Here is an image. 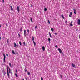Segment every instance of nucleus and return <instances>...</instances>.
Segmentation results:
<instances>
[{
    "label": "nucleus",
    "instance_id": "nucleus-8",
    "mask_svg": "<svg viewBox=\"0 0 80 80\" xmlns=\"http://www.w3.org/2000/svg\"><path fill=\"white\" fill-rule=\"evenodd\" d=\"M73 10L74 13H75V14H77V12H76L75 9H73Z\"/></svg>",
    "mask_w": 80,
    "mask_h": 80
},
{
    "label": "nucleus",
    "instance_id": "nucleus-54",
    "mask_svg": "<svg viewBox=\"0 0 80 80\" xmlns=\"http://www.w3.org/2000/svg\"><path fill=\"white\" fill-rule=\"evenodd\" d=\"M22 80H25V79H23Z\"/></svg>",
    "mask_w": 80,
    "mask_h": 80
},
{
    "label": "nucleus",
    "instance_id": "nucleus-43",
    "mask_svg": "<svg viewBox=\"0 0 80 80\" xmlns=\"http://www.w3.org/2000/svg\"><path fill=\"white\" fill-rule=\"evenodd\" d=\"M65 23H67V21H66L65 22Z\"/></svg>",
    "mask_w": 80,
    "mask_h": 80
},
{
    "label": "nucleus",
    "instance_id": "nucleus-49",
    "mask_svg": "<svg viewBox=\"0 0 80 80\" xmlns=\"http://www.w3.org/2000/svg\"><path fill=\"white\" fill-rule=\"evenodd\" d=\"M8 25L7 24H6V26H7V27Z\"/></svg>",
    "mask_w": 80,
    "mask_h": 80
},
{
    "label": "nucleus",
    "instance_id": "nucleus-24",
    "mask_svg": "<svg viewBox=\"0 0 80 80\" xmlns=\"http://www.w3.org/2000/svg\"><path fill=\"white\" fill-rule=\"evenodd\" d=\"M15 75H16V77H18V75L17 74H15Z\"/></svg>",
    "mask_w": 80,
    "mask_h": 80
},
{
    "label": "nucleus",
    "instance_id": "nucleus-33",
    "mask_svg": "<svg viewBox=\"0 0 80 80\" xmlns=\"http://www.w3.org/2000/svg\"><path fill=\"white\" fill-rule=\"evenodd\" d=\"M55 47H56V48H58V46L56 45L55 46Z\"/></svg>",
    "mask_w": 80,
    "mask_h": 80
},
{
    "label": "nucleus",
    "instance_id": "nucleus-19",
    "mask_svg": "<svg viewBox=\"0 0 80 80\" xmlns=\"http://www.w3.org/2000/svg\"><path fill=\"white\" fill-rule=\"evenodd\" d=\"M70 26L71 27H73V24H70Z\"/></svg>",
    "mask_w": 80,
    "mask_h": 80
},
{
    "label": "nucleus",
    "instance_id": "nucleus-2",
    "mask_svg": "<svg viewBox=\"0 0 80 80\" xmlns=\"http://www.w3.org/2000/svg\"><path fill=\"white\" fill-rule=\"evenodd\" d=\"M16 10H17L18 12H19V11H20V7L18 6L16 8Z\"/></svg>",
    "mask_w": 80,
    "mask_h": 80
},
{
    "label": "nucleus",
    "instance_id": "nucleus-25",
    "mask_svg": "<svg viewBox=\"0 0 80 80\" xmlns=\"http://www.w3.org/2000/svg\"><path fill=\"white\" fill-rule=\"evenodd\" d=\"M20 32H22V28H20Z\"/></svg>",
    "mask_w": 80,
    "mask_h": 80
},
{
    "label": "nucleus",
    "instance_id": "nucleus-30",
    "mask_svg": "<svg viewBox=\"0 0 80 80\" xmlns=\"http://www.w3.org/2000/svg\"><path fill=\"white\" fill-rule=\"evenodd\" d=\"M31 21L32 22H33V20H32V18H31Z\"/></svg>",
    "mask_w": 80,
    "mask_h": 80
},
{
    "label": "nucleus",
    "instance_id": "nucleus-26",
    "mask_svg": "<svg viewBox=\"0 0 80 80\" xmlns=\"http://www.w3.org/2000/svg\"><path fill=\"white\" fill-rule=\"evenodd\" d=\"M9 73H11V70L10 69H9Z\"/></svg>",
    "mask_w": 80,
    "mask_h": 80
},
{
    "label": "nucleus",
    "instance_id": "nucleus-3",
    "mask_svg": "<svg viewBox=\"0 0 80 80\" xmlns=\"http://www.w3.org/2000/svg\"><path fill=\"white\" fill-rule=\"evenodd\" d=\"M3 56H4V62H5V58H6V56H5V54H3Z\"/></svg>",
    "mask_w": 80,
    "mask_h": 80
},
{
    "label": "nucleus",
    "instance_id": "nucleus-39",
    "mask_svg": "<svg viewBox=\"0 0 80 80\" xmlns=\"http://www.w3.org/2000/svg\"><path fill=\"white\" fill-rule=\"evenodd\" d=\"M71 23L72 24V23H73V21H71Z\"/></svg>",
    "mask_w": 80,
    "mask_h": 80
},
{
    "label": "nucleus",
    "instance_id": "nucleus-38",
    "mask_svg": "<svg viewBox=\"0 0 80 80\" xmlns=\"http://www.w3.org/2000/svg\"><path fill=\"white\" fill-rule=\"evenodd\" d=\"M69 17H72V16H71V15H69Z\"/></svg>",
    "mask_w": 80,
    "mask_h": 80
},
{
    "label": "nucleus",
    "instance_id": "nucleus-48",
    "mask_svg": "<svg viewBox=\"0 0 80 80\" xmlns=\"http://www.w3.org/2000/svg\"><path fill=\"white\" fill-rule=\"evenodd\" d=\"M26 78V80H28L27 78Z\"/></svg>",
    "mask_w": 80,
    "mask_h": 80
},
{
    "label": "nucleus",
    "instance_id": "nucleus-40",
    "mask_svg": "<svg viewBox=\"0 0 80 80\" xmlns=\"http://www.w3.org/2000/svg\"><path fill=\"white\" fill-rule=\"evenodd\" d=\"M55 35H57V33H54Z\"/></svg>",
    "mask_w": 80,
    "mask_h": 80
},
{
    "label": "nucleus",
    "instance_id": "nucleus-11",
    "mask_svg": "<svg viewBox=\"0 0 80 80\" xmlns=\"http://www.w3.org/2000/svg\"><path fill=\"white\" fill-rule=\"evenodd\" d=\"M10 7H11V10H13V7H12V6H11Z\"/></svg>",
    "mask_w": 80,
    "mask_h": 80
},
{
    "label": "nucleus",
    "instance_id": "nucleus-12",
    "mask_svg": "<svg viewBox=\"0 0 80 80\" xmlns=\"http://www.w3.org/2000/svg\"><path fill=\"white\" fill-rule=\"evenodd\" d=\"M12 53H13V54H14V55H15V54H16L15 52H14V51L12 50Z\"/></svg>",
    "mask_w": 80,
    "mask_h": 80
},
{
    "label": "nucleus",
    "instance_id": "nucleus-35",
    "mask_svg": "<svg viewBox=\"0 0 80 80\" xmlns=\"http://www.w3.org/2000/svg\"><path fill=\"white\" fill-rule=\"evenodd\" d=\"M37 26H36L35 27V29H36V28H37Z\"/></svg>",
    "mask_w": 80,
    "mask_h": 80
},
{
    "label": "nucleus",
    "instance_id": "nucleus-5",
    "mask_svg": "<svg viewBox=\"0 0 80 80\" xmlns=\"http://www.w3.org/2000/svg\"><path fill=\"white\" fill-rule=\"evenodd\" d=\"M24 36L26 37V30H25L24 31Z\"/></svg>",
    "mask_w": 80,
    "mask_h": 80
},
{
    "label": "nucleus",
    "instance_id": "nucleus-52",
    "mask_svg": "<svg viewBox=\"0 0 80 80\" xmlns=\"http://www.w3.org/2000/svg\"><path fill=\"white\" fill-rule=\"evenodd\" d=\"M33 5H31V7H32Z\"/></svg>",
    "mask_w": 80,
    "mask_h": 80
},
{
    "label": "nucleus",
    "instance_id": "nucleus-37",
    "mask_svg": "<svg viewBox=\"0 0 80 80\" xmlns=\"http://www.w3.org/2000/svg\"><path fill=\"white\" fill-rule=\"evenodd\" d=\"M6 56H7V57H8V54H6Z\"/></svg>",
    "mask_w": 80,
    "mask_h": 80
},
{
    "label": "nucleus",
    "instance_id": "nucleus-46",
    "mask_svg": "<svg viewBox=\"0 0 80 80\" xmlns=\"http://www.w3.org/2000/svg\"><path fill=\"white\" fill-rule=\"evenodd\" d=\"M16 72H17V70L16 69Z\"/></svg>",
    "mask_w": 80,
    "mask_h": 80
},
{
    "label": "nucleus",
    "instance_id": "nucleus-21",
    "mask_svg": "<svg viewBox=\"0 0 80 80\" xmlns=\"http://www.w3.org/2000/svg\"><path fill=\"white\" fill-rule=\"evenodd\" d=\"M28 75H30V72H28Z\"/></svg>",
    "mask_w": 80,
    "mask_h": 80
},
{
    "label": "nucleus",
    "instance_id": "nucleus-18",
    "mask_svg": "<svg viewBox=\"0 0 80 80\" xmlns=\"http://www.w3.org/2000/svg\"><path fill=\"white\" fill-rule=\"evenodd\" d=\"M51 30L52 32H53V30H54L53 28H51Z\"/></svg>",
    "mask_w": 80,
    "mask_h": 80
},
{
    "label": "nucleus",
    "instance_id": "nucleus-41",
    "mask_svg": "<svg viewBox=\"0 0 80 80\" xmlns=\"http://www.w3.org/2000/svg\"><path fill=\"white\" fill-rule=\"evenodd\" d=\"M2 0V3H4V0Z\"/></svg>",
    "mask_w": 80,
    "mask_h": 80
},
{
    "label": "nucleus",
    "instance_id": "nucleus-47",
    "mask_svg": "<svg viewBox=\"0 0 80 80\" xmlns=\"http://www.w3.org/2000/svg\"><path fill=\"white\" fill-rule=\"evenodd\" d=\"M18 47V44H17V46Z\"/></svg>",
    "mask_w": 80,
    "mask_h": 80
},
{
    "label": "nucleus",
    "instance_id": "nucleus-15",
    "mask_svg": "<svg viewBox=\"0 0 80 80\" xmlns=\"http://www.w3.org/2000/svg\"><path fill=\"white\" fill-rule=\"evenodd\" d=\"M33 43L34 44V46H35V45H36V43H35V42L34 41H33Z\"/></svg>",
    "mask_w": 80,
    "mask_h": 80
},
{
    "label": "nucleus",
    "instance_id": "nucleus-36",
    "mask_svg": "<svg viewBox=\"0 0 80 80\" xmlns=\"http://www.w3.org/2000/svg\"><path fill=\"white\" fill-rule=\"evenodd\" d=\"M28 33H29L30 32L29 31V30H28Z\"/></svg>",
    "mask_w": 80,
    "mask_h": 80
},
{
    "label": "nucleus",
    "instance_id": "nucleus-10",
    "mask_svg": "<svg viewBox=\"0 0 80 80\" xmlns=\"http://www.w3.org/2000/svg\"><path fill=\"white\" fill-rule=\"evenodd\" d=\"M72 66L73 67H75V65L72 63Z\"/></svg>",
    "mask_w": 80,
    "mask_h": 80
},
{
    "label": "nucleus",
    "instance_id": "nucleus-50",
    "mask_svg": "<svg viewBox=\"0 0 80 80\" xmlns=\"http://www.w3.org/2000/svg\"><path fill=\"white\" fill-rule=\"evenodd\" d=\"M2 26H1V25H0V28Z\"/></svg>",
    "mask_w": 80,
    "mask_h": 80
},
{
    "label": "nucleus",
    "instance_id": "nucleus-28",
    "mask_svg": "<svg viewBox=\"0 0 80 80\" xmlns=\"http://www.w3.org/2000/svg\"><path fill=\"white\" fill-rule=\"evenodd\" d=\"M41 80H43V78H42V77H41Z\"/></svg>",
    "mask_w": 80,
    "mask_h": 80
},
{
    "label": "nucleus",
    "instance_id": "nucleus-31",
    "mask_svg": "<svg viewBox=\"0 0 80 80\" xmlns=\"http://www.w3.org/2000/svg\"><path fill=\"white\" fill-rule=\"evenodd\" d=\"M48 23H49V24H50V21L48 20Z\"/></svg>",
    "mask_w": 80,
    "mask_h": 80
},
{
    "label": "nucleus",
    "instance_id": "nucleus-7",
    "mask_svg": "<svg viewBox=\"0 0 80 80\" xmlns=\"http://www.w3.org/2000/svg\"><path fill=\"white\" fill-rule=\"evenodd\" d=\"M42 49L43 51H45V47L44 46H43L42 47Z\"/></svg>",
    "mask_w": 80,
    "mask_h": 80
},
{
    "label": "nucleus",
    "instance_id": "nucleus-22",
    "mask_svg": "<svg viewBox=\"0 0 80 80\" xmlns=\"http://www.w3.org/2000/svg\"><path fill=\"white\" fill-rule=\"evenodd\" d=\"M50 40H51L50 38H49L48 39V41H49V42H50Z\"/></svg>",
    "mask_w": 80,
    "mask_h": 80
},
{
    "label": "nucleus",
    "instance_id": "nucleus-9",
    "mask_svg": "<svg viewBox=\"0 0 80 80\" xmlns=\"http://www.w3.org/2000/svg\"><path fill=\"white\" fill-rule=\"evenodd\" d=\"M49 35H50V37H51V38H52V36L51 35V33H50V32H49Z\"/></svg>",
    "mask_w": 80,
    "mask_h": 80
},
{
    "label": "nucleus",
    "instance_id": "nucleus-6",
    "mask_svg": "<svg viewBox=\"0 0 80 80\" xmlns=\"http://www.w3.org/2000/svg\"><path fill=\"white\" fill-rule=\"evenodd\" d=\"M78 24L79 25H80V19H78Z\"/></svg>",
    "mask_w": 80,
    "mask_h": 80
},
{
    "label": "nucleus",
    "instance_id": "nucleus-14",
    "mask_svg": "<svg viewBox=\"0 0 80 80\" xmlns=\"http://www.w3.org/2000/svg\"><path fill=\"white\" fill-rule=\"evenodd\" d=\"M19 44L21 46H22V43L20 41L19 42Z\"/></svg>",
    "mask_w": 80,
    "mask_h": 80
},
{
    "label": "nucleus",
    "instance_id": "nucleus-34",
    "mask_svg": "<svg viewBox=\"0 0 80 80\" xmlns=\"http://www.w3.org/2000/svg\"><path fill=\"white\" fill-rule=\"evenodd\" d=\"M25 72H27V69H26V68H25Z\"/></svg>",
    "mask_w": 80,
    "mask_h": 80
},
{
    "label": "nucleus",
    "instance_id": "nucleus-20",
    "mask_svg": "<svg viewBox=\"0 0 80 80\" xmlns=\"http://www.w3.org/2000/svg\"><path fill=\"white\" fill-rule=\"evenodd\" d=\"M70 14L71 15H72V14H73V12H70Z\"/></svg>",
    "mask_w": 80,
    "mask_h": 80
},
{
    "label": "nucleus",
    "instance_id": "nucleus-29",
    "mask_svg": "<svg viewBox=\"0 0 80 80\" xmlns=\"http://www.w3.org/2000/svg\"><path fill=\"white\" fill-rule=\"evenodd\" d=\"M9 66H10L11 67H12L11 63H9Z\"/></svg>",
    "mask_w": 80,
    "mask_h": 80
},
{
    "label": "nucleus",
    "instance_id": "nucleus-1",
    "mask_svg": "<svg viewBox=\"0 0 80 80\" xmlns=\"http://www.w3.org/2000/svg\"><path fill=\"white\" fill-rule=\"evenodd\" d=\"M8 70H9V71L10 70V67L8 66L7 67V74H8V77H9V72H8Z\"/></svg>",
    "mask_w": 80,
    "mask_h": 80
},
{
    "label": "nucleus",
    "instance_id": "nucleus-13",
    "mask_svg": "<svg viewBox=\"0 0 80 80\" xmlns=\"http://www.w3.org/2000/svg\"><path fill=\"white\" fill-rule=\"evenodd\" d=\"M17 45L16 44V43H14V47H15V48H16V47H17Z\"/></svg>",
    "mask_w": 80,
    "mask_h": 80
},
{
    "label": "nucleus",
    "instance_id": "nucleus-32",
    "mask_svg": "<svg viewBox=\"0 0 80 80\" xmlns=\"http://www.w3.org/2000/svg\"><path fill=\"white\" fill-rule=\"evenodd\" d=\"M23 43L24 45L25 46V42H24Z\"/></svg>",
    "mask_w": 80,
    "mask_h": 80
},
{
    "label": "nucleus",
    "instance_id": "nucleus-17",
    "mask_svg": "<svg viewBox=\"0 0 80 80\" xmlns=\"http://www.w3.org/2000/svg\"><path fill=\"white\" fill-rule=\"evenodd\" d=\"M33 40H34V37H33V36H32V41H33Z\"/></svg>",
    "mask_w": 80,
    "mask_h": 80
},
{
    "label": "nucleus",
    "instance_id": "nucleus-42",
    "mask_svg": "<svg viewBox=\"0 0 80 80\" xmlns=\"http://www.w3.org/2000/svg\"><path fill=\"white\" fill-rule=\"evenodd\" d=\"M7 42L8 43V39H7Z\"/></svg>",
    "mask_w": 80,
    "mask_h": 80
},
{
    "label": "nucleus",
    "instance_id": "nucleus-27",
    "mask_svg": "<svg viewBox=\"0 0 80 80\" xmlns=\"http://www.w3.org/2000/svg\"><path fill=\"white\" fill-rule=\"evenodd\" d=\"M5 74H6V72H5V71H4V75H5Z\"/></svg>",
    "mask_w": 80,
    "mask_h": 80
},
{
    "label": "nucleus",
    "instance_id": "nucleus-51",
    "mask_svg": "<svg viewBox=\"0 0 80 80\" xmlns=\"http://www.w3.org/2000/svg\"><path fill=\"white\" fill-rule=\"evenodd\" d=\"M0 40H1V37L0 36Z\"/></svg>",
    "mask_w": 80,
    "mask_h": 80
},
{
    "label": "nucleus",
    "instance_id": "nucleus-16",
    "mask_svg": "<svg viewBox=\"0 0 80 80\" xmlns=\"http://www.w3.org/2000/svg\"><path fill=\"white\" fill-rule=\"evenodd\" d=\"M61 17H62V18H63L64 19V16H63V15H62Z\"/></svg>",
    "mask_w": 80,
    "mask_h": 80
},
{
    "label": "nucleus",
    "instance_id": "nucleus-53",
    "mask_svg": "<svg viewBox=\"0 0 80 80\" xmlns=\"http://www.w3.org/2000/svg\"><path fill=\"white\" fill-rule=\"evenodd\" d=\"M60 76H61V77L62 78V75H61Z\"/></svg>",
    "mask_w": 80,
    "mask_h": 80
},
{
    "label": "nucleus",
    "instance_id": "nucleus-45",
    "mask_svg": "<svg viewBox=\"0 0 80 80\" xmlns=\"http://www.w3.org/2000/svg\"><path fill=\"white\" fill-rule=\"evenodd\" d=\"M18 35L19 37H20V34H18Z\"/></svg>",
    "mask_w": 80,
    "mask_h": 80
},
{
    "label": "nucleus",
    "instance_id": "nucleus-44",
    "mask_svg": "<svg viewBox=\"0 0 80 80\" xmlns=\"http://www.w3.org/2000/svg\"><path fill=\"white\" fill-rule=\"evenodd\" d=\"M11 75H13V73H12V72H11Z\"/></svg>",
    "mask_w": 80,
    "mask_h": 80
},
{
    "label": "nucleus",
    "instance_id": "nucleus-4",
    "mask_svg": "<svg viewBox=\"0 0 80 80\" xmlns=\"http://www.w3.org/2000/svg\"><path fill=\"white\" fill-rule=\"evenodd\" d=\"M58 50L59 52L60 53H62V50H61V49H60L59 48H58Z\"/></svg>",
    "mask_w": 80,
    "mask_h": 80
},
{
    "label": "nucleus",
    "instance_id": "nucleus-23",
    "mask_svg": "<svg viewBox=\"0 0 80 80\" xmlns=\"http://www.w3.org/2000/svg\"><path fill=\"white\" fill-rule=\"evenodd\" d=\"M47 8H45L44 9V11H47Z\"/></svg>",
    "mask_w": 80,
    "mask_h": 80
}]
</instances>
